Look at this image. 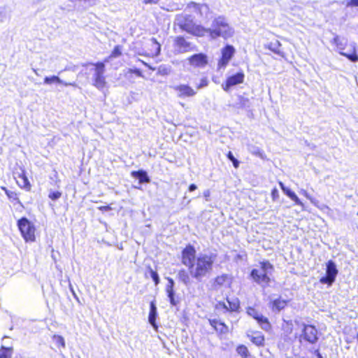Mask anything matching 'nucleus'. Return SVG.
<instances>
[{
	"mask_svg": "<svg viewBox=\"0 0 358 358\" xmlns=\"http://www.w3.org/2000/svg\"><path fill=\"white\" fill-rule=\"evenodd\" d=\"M215 258V254H199L194 266L189 271L190 275L199 282L203 278L208 277L213 271Z\"/></svg>",
	"mask_w": 358,
	"mask_h": 358,
	"instance_id": "nucleus-1",
	"label": "nucleus"
},
{
	"mask_svg": "<svg viewBox=\"0 0 358 358\" xmlns=\"http://www.w3.org/2000/svg\"><path fill=\"white\" fill-rule=\"evenodd\" d=\"M273 272V265L269 261L264 260L259 262V268H252L250 271V278L261 287L266 288L271 282Z\"/></svg>",
	"mask_w": 358,
	"mask_h": 358,
	"instance_id": "nucleus-2",
	"label": "nucleus"
},
{
	"mask_svg": "<svg viewBox=\"0 0 358 358\" xmlns=\"http://www.w3.org/2000/svg\"><path fill=\"white\" fill-rule=\"evenodd\" d=\"M208 34L212 38L222 37L224 39L233 36L234 29L229 24L226 17L219 15L212 21L210 28L205 27V35Z\"/></svg>",
	"mask_w": 358,
	"mask_h": 358,
	"instance_id": "nucleus-3",
	"label": "nucleus"
},
{
	"mask_svg": "<svg viewBox=\"0 0 358 358\" xmlns=\"http://www.w3.org/2000/svg\"><path fill=\"white\" fill-rule=\"evenodd\" d=\"M175 23L182 31L188 34L199 37L205 36V27L200 24H196L194 22V17L192 15H178L176 17Z\"/></svg>",
	"mask_w": 358,
	"mask_h": 358,
	"instance_id": "nucleus-4",
	"label": "nucleus"
},
{
	"mask_svg": "<svg viewBox=\"0 0 358 358\" xmlns=\"http://www.w3.org/2000/svg\"><path fill=\"white\" fill-rule=\"evenodd\" d=\"M17 226L26 242L35 241L36 227L27 217H22L17 221Z\"/></svg>",
	"mask_w": 358,
	"mask_h": 358,
	"instance_id": "nucleus-5",
	"label": "nucleus"
},
{
	"mask_svg": "<svg viewBox=\"0 0 358 358\" xmlns=\"http://www.w3.org/2000/svg\"><path fill=\"white\" fill-rule=\"evenodd\" d=\"M325 266V275L320 278L319 282L331 287L336 281L338 269L335 262L331 259L326 262Z\"/></svg>",
	"mask_w": 358,
	"mask_h": 358,
	"instance_id": "nucleus-6",
	"label": "nucleus"
},
{
	"mask_svg": "<svg viewBox=\"0 0 358 358\" xmlns=\"http://www.w3.org/2000/svg\"><path fill=\"white\" fill-rule=\"evenodd\" d=\"M91 65L94 66V73L92 76L93 85L98 90H103L106 84L104 73L106 71V66L104 62H99L95 64L90 63Z\"/></svg>",
	"mask_w": 358,
	"mask_h": 358,
	"instance_id": "nucleus-7",
	"label": "nucleus"
},
{
	"mask_svg": "<svg viewBox=\"0 0 358 358\" xmlns=\"http://www.w3.org/2000/svg\"><path fill=\"white\" fill-rule=\"evenodd\" d=\"M302 333L299 336V341L301 343L302 340L310 343L315 344L318 341V331L316 327L311 324H306L303 323Z\"/></svg>",
	"mask_w": 358,
	"mask_h": 358,
	"instance_id": "nucleus-8",
	"label": "nucleus"
},
{
	"mask_svg": "<svg viewBox=\"0 0 358 358\" xmlns=\"http://www.w3.org/2000/svg\"><path fill=\"white\" fill-rule=\"evenodd\" d=\"M196 249L194 245L188 244L182 250V264L188 268V271L192 268L196 259Z\"/></svg>",
	"mask_w": 358,
	"mask_h": 358,
	"instance_id": "nucleus-9",
	"label": "nucleus"
},
{
	"mask_svg": "<svg viewBox=\"0 0 358 358\" xmlns=\"http://www.w3.org/2000/svg\"><path fill=\"white\" fill-rule=\"evenodd\" d=\"M246 313L248 315L255 319L261 328L266 331H268L271 329V324L268 321V319L264 316L262 314L259 313L255 308L248 307L246 310Z\"/></svg>",
	"mask_w": 358,
	"mask_h": 358,
	"instance_id": "nucleus-10",
	"label": "nucleus"
},
{
	"mask_svg": "<svg viewBox=\"0 0 358 358\" xmlns=\"http://www.w3.org/2000/svg\"><path fill=\"white\" fill-rule=\"evenodd\" d=\"M173 47L178 53H185L196 50V45L187 41L184 36H178L173 40Z\"/></svg>",
	"mask_w": 358,
	"mask_h": 358,
	"instance_id": "nucleus-11",
	"label": "nucleus"
},
{
	"mask_svg": "<svg viewBox=\"0 0 358 358\" xmlns=\"http://www.w3.org/2000/svg\"><path fill=\"white\" fill-rule=\"evenodd\" d=\"M236 50L231 45L227 44L221 50L222 57L218 61V69L225 68L234 57Z\"/></svg>",
	"mask_w": 358,
	"mask_h": 358,
	"instance_id": "nucleus-12",
	"label": "nucleus"
},
{
	"mask_svg": "<svg viewBox=\"0 0 358 358\" xmlns=\"http://www.w3.org/2000/svg\"><path fill=\"white\" fill-rule=\"evenodd\" d=\"M244 78L245 74L243 71L237 72L236 73L229 76L226 82L222 83V87L225 92H228L231 87L243 83Z\"/></svg>",
	"mask_w": 358,
	"mask_h": 358,
	"instance_id": "nucleus-13",
	"label": "nucleus"
},
{
	"mask_svg": "<svg viewBox=\"0 0 358 358\" xmlns=\"http://www.w3.org/2000/svg\"><path fill=\"white\" fill-rule=\"evenodd\" d=\"M187 61L194 68H203L208 62V56L202 52L192 55L187 59Z\"/></svg>",
	"mask_w": 358,
	"mask_h": 358,
	"instance_id": "nucleus-14",
	"label": "nucleus"
},
{
	"mask_svg": "<svg viewBox=\"0 0 358 358\" xmlns=\"http://www.w3.org/2000/svg\"><path fill=\"white\" fill-rule=\"evenodd\" d=\"M187 8L193 9L194 11L198 13L201 17L208 19V15L211 13L209 6L206 4H200L194 1H191L187 4Z\"/></svg>",
	"mask_w": 358,
	"mask_h": 358,
	"instance_id": "nucleus-15",
	"label": "nucleus"
},
{
	"mask_svg": "<svg viewBox=\"0 0 358 358\" xmlns=\"http://www.w3.org/2000/svg\"><path fill=\"white\" fill-rule=\"evenodd\" d=\"M175 90L178 92L179 97L185 98L194 96L196 92L188 85L181 84L175 87Z\"/></svg>",
	"mask_w": 358,
	"mask_h": 358,
	"instance_id": "nucleus-16",
	"label": "nucleus"
},
{
	"mask_svg": "<svg viewBox=\"0 0 358 358\" xmlns=\"http://www.w3.org/2000/svg\"><path fill=\"white\" fill-rule=\"evenodd\" d=\"M288 302L289 301L282 299V298L279 296L278 298L270 301L269 308L273 313H278L282 310L287 306Z\"/></svg>",
	"mask_w": 358,
	"mask_h": 358,
	"instance_id": "nucleus-17",
	"label": "nucleus"
},
{
	"mask_svg": "<svg viewBox=\"0 0 358 358\" xmlns=\"http://www.w3.org/2000/svg\"><path fill=\"white\" fill-rule=\"evenodd\" d=\"M131 176L134 178L138 179L139 185L145 183H149L151 181L148 172L144 169L132 171L131 172Z\"/></svg>",
	"mask_w": 358,
	"mask_h": 358,
	"instance_id": "nucleus-18",
	"label": "nucleus"
},
{
	"mask_svg": "<svg viewBox=\"0 0 358 358\" xmlns=\"http://www.w3.org/2000/svg\"><path fill=\"white\" fill-rule=\"evenodd\" d=\"M43 83L45 85L61 84L64 86H73V87L77 86V85L75 82H73V83L65 82V81L62 80L57 76H45L44 78Z\"/></svg>",
	"mask_w": 358,
	"mask_h": 358,
	"instance_id": "nucleus-19",
	"label": "nucleus"
},
{
	"mask_svg": "<svg viewBox=\"0 0 358 358\" xmlns=\"http://www.w3.org/2000/svg\"><path fill=\"white\" fill-rule=\"evenodd\" d=\"M208 322L217 332L221 334H226L229 332V327L224 322L217 319H209Z\"/></svg>",
	"mask_w": 358,
	"mask_h": 358,
	"instance_id": "nucleus-20",
	"label": "nucleus"
},
{
	"mask_svg": "<svg viewBox=\"0 0 358 358\" xmlns=\"http://www.w3.org/2000/svg\"><path fill=\"white\" fill-rule=\"evenodd\" d=\"M157 317V308L154 301L150 303V311L148 315V322L153 327H157L156 320Z\"/></svg>",
	"mask_w": 358,
	"mask_h": 358,
	"instance_id": "nucleus-21",
	"label": "nucleus"
},
{
	"mask_svg": "<svg viewBox=\"0 0 358 358\" xmlns=\"http://www.w3.org/2000/svg\"><path fill=\"white\" fill-rule=\"evenodd\" d=\"M265 47L270 50L271 51H272L273 52L278 55L279 56H284V52L280 49L281 43L277 39H274L270 41L266 45H265Z\"/></svg>",
	"mask_w": 358,
	"mask_h": 358,
	"instance_id": "nucleus-22",
	"label": "nucleus"
},
{
	"mask_svg": "<svg viewBox=\"0 0 358 358\" xmlns=\"http://www.w3.org/2000/svg\"><path fill=\"white\" fill-rule=\"evenodd\" d=\"M339 54L348 58L352 62H358V55L354 46H351L346 52L339 51Z\"/></svg>",
	"mask_w": 358,
	"mask_h": 358,
	"instance_id": "nucleus-23",
	"label": "nucleus"
},
{
	"mask_svg": "<svg viewBox=\"0 0 358 358\" xmlns=\"http://www.w3.org/2000/svg\"><path fill=\"white\" fill-rule=\"evenodd\" d=\"M189 272L187 271L185 269L182 268L179 270L177 277L178 280L182 282L185 286H189L191 284V279L189 276Z\"/></svg>",
	"mask_w": 358,
	"mask_h": 358,
	"instance_id": "nucleus-24",
	"label": "nucleus"
},
{
	"mask_svg": "<svg viewBox=\"0 0 358 358\" xmlns=\"http://www.w3.org/2000/svg\"><path fill=\"white\" fill-rule=\"evenodd\" d=\"M332 43L334 44L339 51L344 50L345 47L347 44V40L345 38H342L338 35L335 34L332 40Z\"/></svg>",
	"mask_w": 358,
	"mask_h": 358,
	"instance_id": "nucleus-25",
	"label": "nucleus"
},
{
	"mask_svg": "<svg viewBox=\"0 0 358 358\" xmlns=\"http://www.w3.org/2000/svg\"><path fill=\"white\" fill-rule=\"evenodd\" d=\"M227 301L229 303V311L239 312L240 301L237 297L227 298Z\"/></svg>",
	"mask_w": 358,
	"mask_h": 358,
	"instance_id": "nucleus-26",
	"label": "nucleus"
},
{
	"mask_svg": "<svg viewBox=\"0 0 358 358\" xmlns=\"http://www.w3.org/2000/svg\"><path fill=\"white\" fill-rule=\"evenodd\" d=\"M165 290L171 306H176L178 304L179 301L176 299V292L174 288L166 287Z\"/></svg>",
	"mask_w": 358,
	"mask_h": 358,
	"instance_id": "nucleus-27",
	"label": "nucleus"
},
{
	"mask_svg": "<svg viewBox=\"0 0 358 358\" xmlns=\"http://www.w3.org/2000/svg\"><path fill=\"white\" fill-rule=\"evenodd\" d=\"M250 341L257 346H263L265 339L261 333L257 332L255 336H250Z\"/></svg>",
	"mask_w": 358,
	"mask_h": 358,
	"instance_id": "nucleus-28",
	"label": "nucleus"
},
{
	"mask_svg": "<svg viewBox=\"0 0 358 358\" xmlns=\"http://www.w3.org/2000/svg\"><path fill=\"white\" fill-rule=\"evenodd\" d=\"M286 196H287L290 199L296 203L297 205H302L301 200L299 199L297 195L289 187L287 189H285L283 192Z\"/></svg>",
	"mask_w": 358,
	"mask_h": 358,
	"instance_id": "nucleus-29",
	"label": "nucleus"
},
{
	"mask_svg": "<svg viewBox=\"0 0 358 358\" xmlns=\"http://www.w3.org/2000/svg\"><path fill=\"white\" fill-rule=\"evenodd\" d=\"M238 99V104L240 106L241 108H249L251 107L252 103H251L250 100L248 98L245 97L243 96H239Z\"/></svg>",
	"mask_w": 358,
	"mask_h": 358,
	"instance_id": "nucleus-30",
	"label": "nucleus"
},
{
	"mask_svg": "<svg viewBox=\"0 0 358 358\" xmlns=\"http://www.w3.org/2000/svg\"><path fill=\"white\" fill-rule=\"evenodd\" d=\"M12 353V348L1 346L0 348V358H10Z\"/></svg>",
	"mask_w": 358,
	"mask_h": 358,
	"instance_id": "nucleus-31",
	"label": "nucleus"
},
{
	"mask_svg": "<svg viewBox=\"0 0 358 358\" xmlns=\"http://www.w3.org/2000/svg\"><path fill=\"white\" fill-rule=\"evenodd\" d=\"M148 273L150 274V278L152 279L155 285H158L160 282V278L158 273L153 270L150 266L148 268Z\"/></svg>",
	"mask_w": 358,
	"mask_h": 358,
	"instance_id": "nucleus-32",
	"label": "nucleus"
},
{
	"mask_svg": "<svg viewBox=\"0 0 358 358\" xmlns=\"http://www.w3.org/2000/svg\"><path fill=\"white\" fill-rule=\"evenodd\" d=\"M236 352L243 358H248L250 356V352L247 347L244 345H239L236 348Z\"/></svg>",
	"mask_w": 358,
	"mask_h": 358,
	"instance_id": "nucleus-33",
	"label": "nucleus"
},
{
	"mask_svg": "<svg viewBox=\"0 0 358 358\" xmlns=\"http://www.w3.org/2000/svg\"><path fill=\"white\" fill-rule=\"evenodd\" d=\"M20 178H21V180H22V185L19 184V185L21 187H23L26 189H28V190L30 189V187H31L30 182L24 172L22 173V175L20 176Z\"/></svg>",
	"mask_w": 358,
	"mask_h": 358,
	"instance_id": "nucleus-34",
	"label": "nucleus"
},
{
	"mask_svg": "<svg viewBox=\"0 0 358 358\" xmlns=\"http://www.w3.org/2000/svg\"><path fill=\"white\" fill-rule=\"evenodd\" d=\"M1 188L5 192L6 194L7 195V196L8 197L9 199L13 200V201L17 200L18 202L20 203L19 199L17 197V194L15 192L8 190L5 187H1Z\"/></svg>",
	"mask_w": 358,
	"mask_h": 358,
	"instance_id": "nucleus-35",
	"label": "nucleus"
},
{
	"mask_svg": "<svg viewBox=\"0 0 358 358\" xmlns=\"http://www.w3.org/2000/svg\"><path fill=\"white\" fill-rule=\"evenodd\" d=\"M227 157L229 161L231 162L234 168H238L240 162L234 156L232 152L229 151L227 154Z\"/></svg>",
	"mask_w": 358,
	"mask_h": 358,
	"instance_id": "nucleus-36",
	"label": "nucleus"
},
{
	"mask_svg": "<svg viewBox=\"0 0 358 358\" xmlns=\"http://www.w3.org/2000/svg\"><path fill=\"white\" fill-rule=\"evenodd\" d=\"M228 279L227 274H222L221 275H218L215 278V283L219 286H222Z\"/></svg>",
	"mask_w": 358,
	"mask_h": 358,
	"instance_id": "nucleus-37",
	"label": "nucleus"
},
{
	"mask_svg": "<svg viewBox=\"0 0 358 358\" xmlns=\"http://www.w3.org/2000/svg\"><path fill=\"white\" fill-rule=\"evenodd\" d=\"M53 341L55 343V344L57 345V347H62L65 348V341L64 338L59 335H54L53 336Z\"/></svg>",
	"mask_w": 358,
	"mask_h": 358,
	"instance_id": "nucleus-38",
	"label": "nucleus"
},
{
	"mask_svg": "<svg viewBox=\"0 0 358 358\" xmlns=\"http://www.w3.org/2000/svg\"><path fill=\"white\" fill-rule=\"evenodd\" d=\"M249 150L252 154L260 157L261 158H263L264 152L259 147L251 146L249 148Z\"/></svg>",
	"mask_w": 358,
	"mask_h": 358,
	"instance_id": "nucleus-39",
	"label": "nucleus"
},
{
	"mask_svg": "<svg viewBox=\"0 0 358 358\" xmlns=\"http://www.w3.org/2000/svg\"><path fill=\"white\" fill-rule=\"evenodd\" d=\"M121 55H122L121 46L115 45L109 57L110 58H116V57H120Z\"/></svg>",
	"mask_w": 358,
	"mask_h": 358,
	"instance_id": "nucleus-40",
	"label": "nucleus"
},
{
	"mask_svg": "<svg viewBox=\"0 0 358 358\" xmlns=\"http://www.w3.org/2000/svg\"><path fill=\"white\" fill-rule=\"evenodd\" d=\"M62 196V192L59 191L50 190L48 194V197L52 201H57Z\"/></svg>",
	"mask_w": 358,
	"mask_h": 358,
	"instance_id": "nucleus-41",
	"label": "nucleus"
},
{
	"mask_svg": "<svg viewBox=\"0 0 358 358\" xmlns=\"http://www.w3.org/2000/svg\"><path fill=\"white\" fill-rule=\"evenodd\" d=\"M208 85V80L206 77H203L201 79L200 83L196 85V89L199 90L207 87Z\"/></svg>",
	"mask_w": 358,
	"mask_h": 358,
	"instance_id": "nucleus-42",
	"label": "nucleus"
},
{
	"mask_svg": "<svg viewBox=\"0 0 358 358\" xmlns=\"http://www.w3.org/2000/svg\"><path fill=\"white\" fill-rule=\"evenodd\" d=\"M151 41H152V43L154 44H155L157 45V48H156V51H155V55L158 56L160 54V52H161V45L157 42V39L155 38H152Z\"/></svg>",
	"mask_w": 358,
	"mask_h": 358,
	"instance_id": "nucleus-43",
	"label": "nucleus"
},
{
	"mask_svg": "<svg viewBox=\"0 0 358 358\" xmlns=\"http://www.w3.org/2000/svg\"><path fill=\"white\" fill-rule=\"evenodd\" d=\"M69 289H70V291L72 293V295L73 296L74 299L76 300V301L79 303V304H82L79 297L78 296L77 294L76 293L73 286L71 285V284H69Z\"/></svg>",
	"mask_w": 358,
	"mask_h": 358,
	"instance_id": "nucleus-44",
	"label": "nucleus"
},
{
	"mask_svg": "<svg viewBox=\"0 0 358 358\" xmlns=\"http://www.w3.org/2000/svg\"><path fill=\"white\" fill-rule=\"evenodd\" d=\"M129 72L131 73H134L135 75H136L138 77H142L143 76L142 71H141V69H137V68L129 69Z\"/></svg>",
	"mask_w": 358,
	"mask_h": 358,
	"instance_id": "nucleus-45",
	"label": "nucleus"
},
{
	"mask_svg": "<svg viewBox=\"0 0 358 358\" xmlns=\"http://www.w3.org/2000/svg\"><path fill=\"white\" fill-rule=\"evenodd\" d=\"M271 197L273 201H276L279 198V192L277 188H273L271 190Z\"/></svg>",
	"mask_w": 358,
	"mask_h": 358,
	"instance_id": "nucleus-46",
	"label": "nucleus"
},
{
	"mask_svg": "<svg viewBox=\"0 0 358 358\" xmlns=\"http://www.w3.org/2000/svg\"><path fill=\"white\" fill-rule=\"evenodd\" d=\"M166 279L168 281V284L166 285V287L174 288V287H175V281L173 280V279L170 278V277H166Z\"/></svg>",
	"mask_w": 358,
	"mask_h": 358,
	"instance_id": "nucleus-47",
	"label": "nucleus"
},
{
	"mask_svg": "<svg viewBox=\"0 0 358 358\" xmlns=\"http://www.w3.org/2000/svg\"><path fill=\"white\" fill-rule=\"evenodd\" d=\"M346 6L348 7H357L358 6V0H348Z\"/></svg>",
	"mask_w": 358,
	"mask_h": 358,
	"instance_id": "nucleus-48",
	"label": "nucleus"
},
{
	"mask_svg": "<svg viewBox=\"0 0 358 358\" xmlns=\"http://www.w3.org/2000/svg\"><path fill=\"white\" fill-rule=\"evenodd\" d=\"M203 196L205 198V200L206 201H210V189H206L203 192Z\"/></svg>",
	"mask_w": 358,
	"mask_h": 358,
	"instance_id": "nucleus-49",
	"label": "nucleus"
},
{
	"mask_svg": "<svg viewBox=\"0 0 358 358\" xmlns=\"http://www.w3.org/2000/svg\"><path fill=\"white\" fill-rule=\"evenodd\" d=\"M198 187L196 184L192 183L188 187V192H193L197 189Z\"/></svg>",
	"mask_w": 358,
	"mask_h": 358,
	"instance_id": "nucleus-50",
	"label": "nucleus"
},
{
	"mask_svg": "<svg viewBox=\"0 0 358 358\" xmlns=\"http://www.w3.org/2000/svg\"><path fill=\"white\" fill-rule=\"evenodd\" d=\"M217 306L222 307V308L225 309L227 311H229L228 306L226 305V303L223 301H219L217 303Z\"/></svg>",
	"mask_w": 358,
	"mask_h": 358,
	"instance_id": "nucleus-51",
	"label": "nucleus"
},
{
	"mask_svg": "<svg viewBox=\"0 0 358 358\" xmlns=\"http://www.w3.org/2000/svg\"><path fill=\"white\" fill-rule=\"evenodd\" d=\"M159 0H143V3L145 4L148 3H157Z\"/></svg>",
	"mask_w": 358,
	"mask_h": 358,
	"instance_id": "nucleus-52",
	"label": "nucleus"
},
{
	"mask_svg": "<svg viewBox=\"0 0 358 358\" xmlns=\"http://www.w3.org/2000/svg\"><path fill=\"white\" fill-rule=\"evenodd\" d=\"M100 210L102 211H108L111 209V208L109 206H103L99 208Z\"/></svg>",
	"mask_w": 358,
	"mask_h": 358,
	"instance_id": "nucleus-53",
	"label": "nucleus"
},
{
	"mask_svg": "<svg viewBox=\"0 0 358 358\" xmlns=\"http://www.w3.org/2000/svg\"><path fill=\"white\" fill-rule=\"evenodd\" d=\"M314 354L316 355L317 358H324L320 353L319 349H316L314 350Z\"/></svg>",
	"mask_w": 358,
	"mask_h": 358,
	"instance_id": "nucleus-54",
	"label": "nucleus"
},
{
	"mask_svg": "<svg viewBox=\"0 0 358 358\" xmlns=\"http://www.w3.org/2000/svg\"><path fill=\"white\" fill-rule=\"evenodd\" d=\"M279 185H280V188H281V189L282 190L283 192H285V189H287L288 188L282 182H279Z\"/></svg>",
	"mask_w": 358,
	"mask_h": 358,
	"instance_id": "nucleus-55",
	"label": "nucleus"
},
{
	"mask_svg": "<svg viewBox=\"0 0 358 358\" xmlns=\"http://www.w3.org/2000/svg\"><path fill=\"white\" fill-rule=\"evenodd\" d=\"M139 61H141V62L143 63V64L144 66H147L149 69L155 70V69H153V68H152L150 65H149L148 63H146V62H143V61H142V60H141V59H139Z\"/></svg>",
	"mask_w": 358,
	"mask_h": 358,
	"instance_id": "nucleus-56",
	"label": "nucleus"
},
{
	"mask_svg": "<svg viewBox=\"0 0 358 358\" xmlns=\"http://www.w3.org/2000/svg\"><path fill=\"white\" fill-rule=\"evenodd\" d=\"M4 16L3 15L2 13H0V22H2L3 21V17Z\"/></svg>",
	"mask_w": 358,
	"mask_h": 358,
	"instance_id": "nucleus-57",
	"label": "nucleus"
},
{
	"mask_svg": "<svg viewBox=\"0 0 358 358\" xmlns=\"http://www.w3.org/2000/svg\"><path fill=\"white\" fill-rule=\"evenodd\" d=\"M33 71H34V73H35L36 75H38V70L33 69Z\"/></svg>",
	"mask_w": 358,
	"mask_h": 358,
	"instance_id": "nucleus-58",
	"label": "nucleus"
},
{
	"mask_svg": "<svg viewBox=\"0 0 358 358\" xmlns=\"http://www.w3.org/2000/svg\"><path fill=\"white\" fill-rule=\"evenodd\" d=\"M134 188L140 189H141V187H140V186H138V185H136V186H134Z\"/></svg>",
	"mask_w": 358,
	"mask_h": 358,
	"instance_id": "nucleus-59",
	"label": "nucleus"
},
{
	"mask_svg": "<svg viewBox=\"0 0 358 358\" xmlns=\"http://www.w3.org/2000/svg\"><path fill=\"white\" fill-rule=\"evenodd\" d=\"M186 199H187V196H186V195H185V196H183V200H186Z\"/></svg>",
	"mask_w": 358,
	"mask_h": 358,
	"instance_id": "nucleus-60",
	"label": "nucleus"
},
{
	"mask_svg": "<svg viewBox=\"0 0 358 358\" xmlns=\"http://www.w3.org/2000/svg\"><path fill=\"white\" fill-rule=\"evenodd\" d=\"M190 202H191L190 199L187 200V203H189Z\"/></svg>",
	"mask_w": 358,
	"mask_h": 358,
	"instance_id": "nucleus-61",
	"label": "nucleus"
},
{
	"mask_svg": "<svg viewBox=\"0 0 358 358\" xmlns=\"http://www.w3.org/2000/svg\"><path fill=\"white\" fill-rule=\"evenodd\" d=\"M296 358H305V357H296Z\"/></svg>",
	"mask_w": 358,
	"mask_h": 358,
	"instance_id": "nucleus-62",
	"label": "nucleus"
},
{
	"mask_svg": "<svg viewBox=\"0 0 358 358\" xmlns=\"http://www.w3.org/2000/svg\"><path fill=\"white\" fill-rule=\"evenodd\" d=\"M357 215H358V212H357Z\"/></svg>",
	"mask_w": 358,
	"mask_h": 358,
	"instance_id": "nucleus-63",
	"label": "nucleus"
}]
</instances>
